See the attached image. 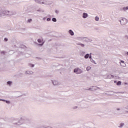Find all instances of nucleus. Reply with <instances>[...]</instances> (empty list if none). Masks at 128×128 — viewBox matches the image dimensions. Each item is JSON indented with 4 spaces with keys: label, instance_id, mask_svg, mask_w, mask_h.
<instances>
[{
    "label": "nucleus",
    "instance_id": "nucleus-30",
    "mask_svg": "<svg viewBox=\"0 0 128 128\" xmlns=\"http://www.w3.org/2000/svg\"><path fill=\"white\" fill-rule=\"evenodd\" d=\"M2 7H0V14H2Z\"/></svg>",
    "mask_w": 128,
    "mask_h": 128
},
{
    "label": "nucleus",
    "instance_id": "nucleus-10",
    "mask_svg": "<svg viewBox=\"0 0 128 128\" xmlns=\"http://www.w3.org/2000/svg\"><path fill=\"white\" fill-rule=\"evenodd\" d=\"M68 32L70 34V36H74V31H72V30H68Z\"/></svg>",
    "mask_w": 128,
    "mask_h": 128
},
{
    "label": "nucleus",
    "instance_id": "nucleus-29",
    "mask_svg": "<svg viewBox=\"0 0 128 128\" xmlns=\"http://www.w3.org/2000/svg\"><path fill=\"white\" fill-rule=\"evenodd\" d=\"M44 42H42V44H38V46H44Z\"/></svg>",
    "mask_w": 128,
    "mask_h": 128
},
{
    "label": "nucleus",
    "instance_id": "nucleus-7",
    "mask_svg": "<svg viewBox=\"0 0 128 128\" xmlns=\"http://www.w3.org/2000/svg\"><path fill=\"white\" fill-rule=\"evenodd\" d=\"M52 84L54 85V86H60V84L58 82V81L56 80H52Z\"/></svg>",
    "mask_w": 128,
    "mask_h": 128
},
{
    "label": "nucleus",
    "instance_id": "nucleus-43",
    "mask_svg": "<svg viewBox=\"0 0 128 128\" xmlns=\"http://www.w3.org/2000/svg\"><path fill=\"white\" fill-rule=\"evenodd\" d=\"M42 20H46V18H42Z\"/></svg>",
    "mask_w": 128,
    "mask_h": 128
},
{
    "label": "nucleus",
    "instance_id": "nucleus-50",
    "mask_svg": "<svg viewBox=\"0 0 128 128\" xmlns=\"http://www.w3.org/2000/svg\"><path fill=\"white\" fill-rule=\"evenodd\" d=\"M95 90H98V88H95Z\"/></svg>",
    "mask_w": 128,
    "mask_h": 128
},
{
    "label": "nucleus",
    "instance_id": "nucleus-12",
    "mask_svg": "<svg viewBox=\"0 0 128 128\" xmlns=\"http://www.w3.org/2000/svg\"><path fill=\"white\" fill-rule=\"evenodd\" d=\"M26 74H34V72L32 71H26Z\"/></svg>",
    "mask_w": 128,
    "mask_h": 128
},
{
    "label": "nucleus",
    "instance_id": "nucleus-20",
    "mask_svg": "<svg viewBox=\"0 0 128 128\" xmlns=\"http://www.w3.org/2000/svg\"><path fill=\"white\" fill-rule=\"evenodd\" d=\"M78 46H82V48H84V44H78Z\"/></svg>",
    "mask_w": 128,
    "mask_h": 128
},
{
    "label": "nucleus",
    "instance_id": "nucleus-33",
    "mask_svg": "<svg viewBox=\"0 0 128 128\" xmlns=\"http://www.w3.org/2000/svg\"><path fill=\"white\" fill-rule=\"evenodd\" d=\"M4 42H8V38H4Z\"/></svg>",
    "mask_w": 128,
    "mask_h": 128
},
{
    "label": "nucleus",
    "instance_id": "nucleus-47",
    "mask_svg": "<svg viewBox=\"0 0 128 128\" xmlns=\"http://www.w3.org/2000/svg\"><path fill=\"white\" fill-rule=\"evenodd\" d=\"M96 88H98V87H96Z\"/></svg>",
    "mask_w": 128,
    "mask_h": 128
},
{
    "label": "nucleus",
    "instance_id": "nucleus-9",
    "mask_svg": "<svg viewBox=\"0 0 128 128\" xmlns=\"http://www.w3.org/2000/svg\"><path fill=\"white\" fill-rule=\"evenodd\" d=\"M88 16V14L86 12H83L82 17L83 18H86Z\"/></svg>",
    "mask_w": 128,
    "mask_h": 128
},
{
    "label": "nucleus",
    "instance_id": "nucleus-35",
    "mask_svg": "<svg viewBox=\"0 0 128 128\" xmlns=\"http://www.w3.org/2000/svg\"><path fill=\"white\" fill-rule=\"evenodd\" d=\"M76 108H78V106H75L73 108L74 110H76Z\"/></svg>",
    "mask_w": 128,
    "mask_h": 128
},
{
    "label": "nucleus",
    "instance_id": "nucleus-27",
    "mask_svg": "<svg viewBox=\"0 0 128 128\" xmlns=\"http://www.w3.org/2000/svg\"><path fill=\"white\" fill-rule=\"evenodd\" d=\"M32 22V18L28 19L27 21V22Z\"/></svg>",
    "mask_w": 128,
    "mask_h": 128
},
{
    "label": "nucleus",
    "instance_id": "nucleus-6",
    "mask_svg": "<svg viewBox=\"0 0 128 128\" xmlns=\"http://www.w3.org/2000/svg\"><path fill=\"white\" fill-rule=\"evenodd\" d=\"M83 40L86 42H92V38L86 37H84Z\"/></svg>",
    "mask_w": 128,
    "mask_h": 128
},
{
    "label": "nucleus",
    "instance_id": "nucleus-4",
    "mask_svg": "<svg viewBox=\"0 0 128 128\" xmlns=\"http://www.w3.org/2000/svg\"><path fill=\"white\" fill-rule=\"evenodd\" d=\"M120 22L122 26H124V24H128V20L126 18H123L120 20Z\"/></svg>",
    "mask_w": 128,
    "mask_h": 128
},
{
    "label": "nucleus",
    "instance_id": "nucleus-5",
    "mask_svg": "<svg viewBox=\"0 0 128 128\" xmlns=\"http://www.w3.org/2000/svg\"><path fill=\"white\" fill-rule=\"evenodd\" d=\"M74 72H76L77 74H80L82 73V70L80 68H77L74 69Z\"/></svg>",
    "mask_w": 128,
    "mask_h": 128
},
{
    "label": "nucleus",
    "instance_id": "nucleus-13",
    "mask_svg": "<svg viewBox=\"0 0 128 128\" xmlns=\"http://www.w3.org/2000/svg\"><path fill=\"white\" fill-rule=\"evenodd\" d=\"M124 123H120V124L118 126V127L120 128H124Z\"/></svg>",
    "mask_w": 128,
    "mask_h": 128
},
{
    "label": "nucleus",
    "instance_id": "nucleus-21",
    "mask_svg": "<svg viewBox=\"0 0 128 128\" xmlns=\"http://www.w3.org/2000/svg\"><path fill=\"white\" fill-rule=\"evenodd\" d=\"M89 58L90 59V60H92V53H90V54H89Z\"/></svg>",
    "mask_w": 128,
    "mask_h": 128
},
{
    "label": "nucleus",
    "instance_id": "nucleus-23",
    "mask_svg": "<svg viewBox=\"0 0 128 128\" xmlns=\"http://www.w3.org/2000/svg\"><path fill=\"white\" fill-rule=\"evenodd\" d=\"M120 64L121 66H126V64H124V63L120 62Z\"/></svg>",
    "mask_w": 128,
    "mask_h": 128
},
{
    "label": "nucleus",
    "instance_id": "nucleus-25",
    "mask_svg": "<svg viewBox=\"0 0 128 128\" xmlns=\"http://www.w3.org/2000/svg\"><path fill=\"white\" fill-rule=\"evenodd\" d=\"M29 66H30V68H34V64H28Z\"/></svg>",
    "mask_w": 128,
    "mask_h": 128
},
{
    "label": "nucleus",
    "instance_id": "nucleus-16",
    "mask_svg": "<svg viewBox=\"0 0 128 128\" xmlns=\"http://www.w3.org/2000/svg\"><path fill=\"white\" fill-rule=\"evenodd\" d=\"M12 82H11V81H8V82H7V84L8 85V86H12Z\"/></svg>",
    "mask_w": 128,
    "mask_h": 128
},
{
    "label": "nucleus",
    "instance_id": "nucleus-1",
    "mask_svg": "<svg viewBox=\"0 0 128 128\" xmlns=\"http://www.w3.org/2000/svg\"><path fill=\"white\" fill-rule=\"evenodd\" d=\"M14 15V12L12 11H8L7 10H4L2 11V14L0 16H12Z\"/></svg>",
    "mask_w": 128,
    "mask_h": 128
},
{
    "label": "nucleus",
    "instance_id": "nucleus-17",
    "mask_svg": "<svg viewBox=\"0 0 128 128\" xmlns=\"http://www.w3.org/2000/svg\"><path fill=\"white\" fill-rule=\"evenodd\" d=\"M90 56V54H86L84 56V58H88V57Z\"/></svg>",
    "mask_w": 128,
    "mask_h": 128
},
{
    "label": "nucleus",
    "instance_id": "nucleus-49",
    "mask_svg": "<svg viewBox=\"0 0 128 128\" xmlns=\"http://www.w3.org/2000/svg\"><path fill=\"white\" fill-rule=\"evenodd\" d=\"M95 64H96V63L94 62Z\"/></svg>",
    "mask_w": 128,
    "mask_h": 128
},
{
    "label": "nucleus",
    "instance_id": "nucleus-32",
    "mask_svg": "<svg viewBox=\"0 0 128 128\" xmlns=\"http://www.w3.org/2000/svg\"><path fill=\"white\" fill-rule=\"evenodd\" d=\"M1 54H6V52L5 51H2Z\"/></svg>",
    "mask_w": 128,
    "mask_h": 128
},
{
    "label": "nucleus",
    "instance_id": "nucleus-46",
    "mask_svg": "<svg viewBox=\"0 0 128 128\" xmlns=\"http://www.w3.org/2000/svg\"><path fill=\"white\" fill-rule=\"evenodd\" d=\"M126 54H128V52H126Z\"/></svg>",
    "mask_w": 128,
    "mask_h": 128
},
{
    "label": "nucleus",
    "instance_id": "nucleus-39",
    "mask_svg": "<svg viewBox=\"0 0 128 128\" xmlns=\"http://www.w3.org/2000/svg\"><path fill=\"white\" fill-rule=\"evenodd\" d=\"M125 38H128V35H126V36H125Z\"/></svg>",
    "mask_w": 128,
    "mask_h": 128
},
{
    "label": "nucleus",
    "instance_id": "nucleus-11",
    "mask_svg": "<svg viewBox=\"0 0 128 128\" xmlns=\"http://www.w3.org/2000/svg\"><path fill=\"white\" fill-rule=\"evenodd\" d=\"M128 10V6L124 7L120 9L121 10H124V12H126V10Z\"/></svg>",
    "mask_w": 128,
    "mask_h": 128
},
{
    "label": "nucleus",
    "instance_id": "nucleus-19",
    "mask_svg": "<svg viewBox=\"0 0 128 128\" xmlns=\"http://www.w3.org/2000/svg\"><path fill=\"white\" fill-rule=\"evenodd\" d=\"M4 100L5 101H3V102H6V104H10V101L6 100Z\"/></svg>",
    "mask_w": 128,
    "mask_h": 128
},
{
    "label": "nucleus",
    "instance_id": "nucleus-48",
    "mask_svg": "<svg viewBox=\"0 0 128 128\" xmlns=\"http://www.w3.org/2000/svg\"><path fill=\"white\" fill-rule=\"evenodd\" d=\"M38 12H40V10H38Z\"/></svg>",
    "mask_w": 128,
    "mask_h": 128
},
{
    "label": "nucleus",
    "instance_id": "nucleus-44",
    "mask_svg": "<svg viewBox=\"0 0 128 128\" xmlns=\"http://www.w3.org/2000/svg\"><path fill=\"white\" fill-rule=\"evenodd\" d=\"M92 90V88H89L88 90Z\"/></svg>",
    "mask_w": 128,
    "mask_h": 128
},
{
    "label": "nucleus",
    "instance_id": "nucleus-45",
    "mask_svg": "<svg viewBox=\"0 0 128 128\" xmlns=\"http://www.w3.org/2000/svg\"><path fill=\"white\" fill-rule=\"evenodd\" d=\"M114 84L116 83V80L114 81Z\"/></svg>",
    "mask_w": 128,
    "mask_h": 128
},
{
    "label": "nucleus",
    "instance_id": "nucleus-42",
    "mask_svg": "<svg viewBox=\"0 0 128 128\" xmlns=\"http://www.w3.org/2000/svg\"><path fill=\"white\" fill-rule=\"evenodd\" d=\"M120 62H121V64L124 62V60H121Z\"/></svg>",
    "mask_w": 128,
    "mask_h": 128
},
{
    "label": "nucleus",
    "instance_id": "nucleus-3",
    "mask_svg": "<svg viewBox=\"0 0 128 128\" xmlns=\"http://www.w3.org/2000/svg\"><path fill=\"white\" fill-rule=\"evenodd\" d=\"M36 2L37 4H48V1L46 0H44L42 1V0H34Z\"/></svg>",
    "mask_w": 128,
    "mask_h": 128
},
{
    "label": "nucleus",
    "instance_id": "nucleus-8",
    "mask_svg": "<svg viewBox=\"0 0 128 128\" xmlns=\"http://www.w3.org/2000/svg\"><path fill=\"white\" fill-rule=\"evenodd\" d=\"M104 78H114V76L109 74V75H108L106 76H104Z\"/></svg>",
    "mask_w": 128,
    "mask_h": 128
},
{
    "label": "nucleus",
    "instance_id": "nucleus-31",
    "mask_svg": "<svg viewBox=\"0 0 128 128\" xmlns=\"http://www.w3.org/2000/svg\"><path fill=\"white\" fill-rule=\"evenodd\" d=\"M38 42L40 44V42H42V39H38Z\"/></svg>",
    "mask_w": 128,
    "mask_h": 128
},
{
    "label": "nucleus",
    "instance_id": "nucleus-37",
    "mask_svg": "<svg viewBox=\"0 0 128 128\" xmlns=\"http://www.w3.org/2000/svg\"><path fill=\"white\" fill-rule=\"evenodd\" d=\"M55 12H56V14H58V10H56L55 11Z\"/></svg>",
    "mask_w": 128,
    "mask_h": 128
},
{
    "label": "nucleus",
    "instance_id": "nucleus-28",
    "mask_svg": "<svg viewBox=\"0 0 128 128\" xmlns=\"http://www.w3.org/2000/svg\"><path fill=\"white\" fill-rule=\"evenodd\" d=\"M50 20H52V18H46L47 22H50Z\"/></svg>",
    "mask_w": 128,
    "mask_h": 128
},
{
    "label": "nucleus",
    "instance_id": "nucleus-22",
    "mask_svg": "<svg viewBox=\"0 0 128 128\" xmlns=\"http://www.w3.org/2000/svg\"><path fill=\"white\" fill-rule=\"evenodd\" d=\"M52 20L54 22H56V18H52Z\"/></svg>",
    "mask_w": 128,
    "mask_h": 128
},
{
    "label": "nucleus",
    "instance_id": "nucleus-2",
    "mask_svg": "<svg viewBox=\"0 0 128 128\" xmlns=\"http://www.w3.org/2000/svg\"><path fill=\"white\" fill-rule=\"evenodd\" d=\"M27 120L28 119H26L24 117H22L20 118V120L16 122H13V124L15 126H20L21 124H24V122H26V120Z\"/></svg>",
    "mask_w": 128,
    "mask_h": 128
},
{
    "label": "nucleus",
    "instance_id": "nucleus-40",
    "mask_svg": "<svg viewBox=\"0 0 128 128\" xmlns=\"http://www.w3.org/2000/svg\"><path fill=\"white\" fill-rule=\"evenodd\" d=\"M116 110H120V108H116Z\"/></svg>",
    "mask_w": 128,
    "mask_h": 128
},
{
    "label": "nucleus",
    "instance_id": "nucleus-18",
    "mask_svg": "<svg viewBox=\"0 0 128 128\" xmlns=\"http://www.w3.org/2000/svg\"><path fill=\"white\" fill-rule=\"evenodd\" d=\"M95 20H96V22H98V20H100V18H98V16H96L95 17Z\"/></svg>",
    "mask_w": 128,
    "mask_h": 128
},
{
    "label": "nucleus",
    "instance_id": "nucleus-38",
    "mask_svg": "<svg viewBox=\"0 0 128 128\" xmlns=\"http://www.w3.org/2000/svg\"><path fill=\"white\" fill-rule=\"evenodd\" d=\"M90 62H94L95 61L93 59H92V60H90Z\"/></svg>",
    "mask_w": 128,
    "mask_h": 128
},
{
    "label": "nucleus",
    "instance_id": "nucleus-24",
    "mask_svg": "<svg viewBox=\"0 0 128 128\" xmlns=\"http://www.w3.org/2000/svg\"><path fill=\"white\" fill-rule=\"evenodd\" d=\"M116 84L118 86H120V84H122V82L118 81V82H117Z\"/></svg>",
    "mask_w": 128,
    "mask_h": 128
},
{
    "label": "nucleus",
    "instance_id": "nucleus-14",
    "mask_svg": "<svg viewBox=\"0 0 128 128\" xmlns=\"http://www.w3.org/2000/svg\"><path fill=\"white\" fill-rule=\"evenodd\" d=\"M85 54H86L85 52H84V51L80 52V56H84Z\"/></svg>",
    "mask_w": 128,
    "mask_h": 128
},
{
    "label": "nucleus",
    "instance_id": "nucleus-41",
    "mask_svg": "<svg viewBox=\"0 0 128 128\" xmlns=\"http://www.w3.org/2000/svg\"><path fill=\"white\" fill-rule=\"evenodd\" d=\"M125 108H126V110H128V106H126L125 107Z\"/></svg>",
    "mask_w": 128,
    "mask_h": 128
},
{
    "label": "nucleus",
    "instance_id": "nucleus-26",
    "mask_svg": "<svg viewBox=\"0 0 128 128\" xmlns=\"http://www.w3.org/2000/svg\"><path fill=\"white\" fill-rule=\"evenodd\" d=\"M92 68L90 66H88L86 68V70L88 71V70H90Z\"/></svg>",
    "mask_w": 128,
    "mask_h": 128
},
{
    "label": "nucleus",
    "instance_id": "nucleus-36",
    "mask_svg": "<svg viewBox=\"0 0 128 128\" xmlns=\"http://www.w3.org/2000/svg\"><path fill=\"white\" fill-rule=\"evenodd\" d=\"M4 99H0V102H4Z\"/></svg>",
    "mask_w": 128,
    "mask_h": 128
},
{
    "label": "nucleus",
    "instance_id": "nucleus-34",
    "mask_svg": "<svg viewBox=\"0 0 128 128\" xmlns=\"http://www.w3.org/2000/svg\"><path fill=\"white\" fill-rule=\"evenodd\" d=\"M40 128H46V126H40Z\"/></svg>",
    "mask_w": 128,
    "mask_h": 128
},
{
    "label": "nucleus",
    "instance_id": "nucleus-15",
    "mask_svg": "<svg viewBox=\"0 0 128 128\" xmlns=\"http://www.w3.org/2000/svg\"><path fill=\"white\" fill-rule=\"evenodd\" d=\"M78 40H84V37H78Z\"/></svg>",
    "mask_w": 128,
    "mask_h": 128
}]
</instances>
